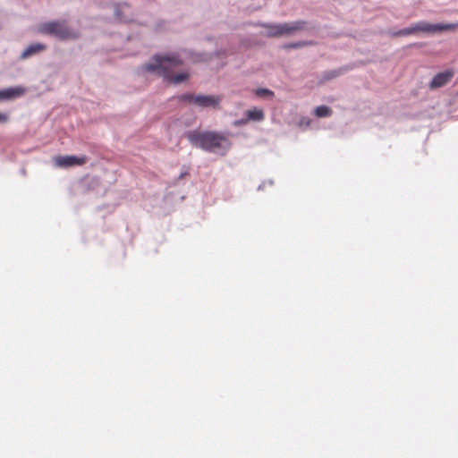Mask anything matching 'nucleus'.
<instances>
[{
  "mask_svg": "<svg viewBox=\"0 0 458 458\" xmlns=\"http://www.w3.org/2000/svg\"><path fill=\"white\" fill-rule=\"evenodd\" d=\"M182 64V61L176 54L156 55L148 64H144L143 69L147 72H157L169 82L179 84L189 77L187 72L174 74V71Z\"/></svg>",
  "mask_w": 458,
  "mask_h": 458,
  "instance_id": "obj_1",
  "label": "nucleus"
},
{
  "mask_svg": "<svg viewBox=\"0 0 458 458\" xmlns=\"http://www.w3.org/2000/svg\"><path fill=\"white\" fill-rule=\"evenodd\" d=\"M187 139L193 146L209 152H215L221 148L223 143L227 141L225 136L215 131H189Z\"/></svg>",
  "mask_w": 458,
  "mask_h": 458,
  "instance_id": "obj_2",
  "label": "nucleus"
},
{
  "mask_svg": "<svg viewBox=\"0 0 458 458\" xmlns=\"http://www.w3.org/2000/svg\"><path fill=\"white\" fill-rule=\"evenodd\" d=\"M38 32L55 37L61 40L75 38L78 35L62 21H50L43 23L38 28Z\"/></svg>",
  "mask_w": 458,
  "mask_h": 458,
  "instance_id": "obj_3",
  "label": "nucleus"
},
{
  "mask_svg": "<svg viewBox=\"0 0 458 458\" xmlns=\"http://www.w3.org/2000/svg\"><path fill=\"white\" fill-rule=\"evenodd\" d=\"M181 102L198 106L199 107H217L222 101V97L212 95H195L185 93L178 97Z\"/></svg>",
  "mask_w": 458,
  "mask_h": 458,
  "instance_id": "obj_4",
  "label": "nucleus"
},
{
  "mask_svg": "<svg viewBox=\"0 0 458 458\" xmlns=\"http://www.w3.org/2000/svg\"><path fill=\"white\" fill-rule=\"evenodd\" d=\"M453 25L447 24H430L425 21H420L416 23L415 25L403 29L396 33L398 36H407L411 35L416 32H439L444 30H453Z\"/></svg>",
  "mask_w": 458,
  "mask_h": 458,
  "instance_id": "obj_5",
  "label": "nucleus"
},
{
  "mask_svg": "<svg viewBox=\"0 0 458 458\" xmlns=\"http://www.w3.org/2000/svg\"><path fill=\"white\" fill-rule=\"evenodd\" d=\"M87 157L75 156H57L54 158L55 165L59 167L82 165L87 162Z\"/></svg>",
  "mask_w": 458,
  "mask_h": 458,
  "instance_id": "obj_6",
  "label": "nucleus"
},
{
  "mask_svg": "<svg viewBox=\"0 0 458 458\" xmlns=\"http://www.w3.org/2000/svg\"><path fill=\"white\" fill-rule=\"evenodd\" d=\"M453 77H454V72L452 70H447V71L439 72L437 75H435L434 78L432 79V81L429 84V88L431 89L441 88V87L445 86V84H447L452 80Z\"/></svg>",
  "mask_w": 458,
  "mask_h": 458,
  "instance_id": "obj_7",
  "label": "nucleus"
},
{
  "mask_svg": "<svg viewBox=\"0 0 458 458\" xmlns=\"http://www.w3.org/2000/svg\"><path fill=\"white\" fill-rule=\"evenodd\" d=\"M305 25H306L305 21H302L279 23L281 36L293 35L297 31L303 30L305 29Z\"/></svg>",
  "mask_w": 458,
  "mask_h": 458,
  "instance_id": "obj_8",
  "label": "nucleus"
},
{
  "mask_svg": "<svg viewBox=\"0 0 458 458\" xmlns=\"http://www.w3.org/2000/svg\"><path fill=\"white\" fill-rule=\"evenodd\" d=\"M26 89L21 86L0 90V100L19 98L25 93Z\"/></svg>",
  "mask_w": 458,
  "mask_h": 458,
  "instance_id": "obj_9",
  "label": "nucleus"
},
{
  "mask_svg": "<svg viewBox=\"0 0 458 458\" xmlns=\"http://www.w3.org/2000/svg\"><path fill=\"white\" fill-rule=\"evenodd\" d=\"M46 47H47L46 45L41 44V43L31 44L23 51V53L21 54V58L22 59L28 58V57L31 56L32 55H35L41 51H44L46 49Z\"/></svg>",
  "mask_w": 458,
  "mask_h": 458,
  "instance_id": "obj_10",
  "label": "nucleus"
},
{
  "mask_svg": "<svg viewBox=\"0 0 458 458\" xmlns=\"http://www.w3.org/2000/svg\"><path fill=\"white\" fill-rule=\"evenodd\" d=\"M247 120L262 121L265 118L264 112L259 108L250 109L246 113Z\"/></svg>",
  "mask_w": 458,
  "mask_h": 458,
  "instance_id": "obj_11",
  "label": "nucleus"
},
{
  "mask_svg": "<svg viewBox=\"0 0 458 458\" xmlns=\"http://www.w3.org/2000/svg\"><path fill=\"white\" fill-rule=\"evenodd\" d=\"M265 28L267 29V36L272 37V38L282 37L281 31L279 29V23L278 24H267V25H265Z\"/></svg>",
  "mask_w": 458,
  "mask_h": 458,
  "instance_id": "obj_12",
  "label": "nucleus"
},
{
  "mask_svg": "<svg viewBox=\"0 0 458 458\" xmlns=\"http://www.w3.org/2000/svg\"><path fill=\"white\" fill-rule=\"evenodd\" d=\"M332 114V110L330 107L327 106H319L315 109V114L318 117H327Z\"/></svg>",
  "mask_w": 458,
  "mask_h": 458,
  "instance_id": "obj_13",
  "label": "nucleus"
},
{
  "mask_svg": "<svg viewBox=\"0 0 458 458\" xmlns=\"http://www.w3.org/2000/svg\"><path fill=\"white\" fill-rule=\"evenodd\" d=\"M314 42L312 41H299L295 43H290L284 46V48H300L306 46H311Z\"/></svg>",
  "mask_w": 458,
  "mask_h": 458,
  "instance_id": "obj_14",
  "label": "nucleus"
},
{
  "mask_svg": "<svg viewBox=\"0 0 458 458\" xmlns=\"http://www.w3.org/2000/svg\"><path fill=\"white\" fill-rule=\"evenodd\" d=\"M255 94L258 97H267V98L274 97V92L268 89H257L255 90Z\"/></svg>",
  "mask_w": 458,
  "mask_h": 458,
  "instance_id": "obj_15",
  "label": "nucleus"
},
{
  "mask_svg": "<svg viewBox=\"0 0 458 458\" xmlns=\"http://www.w3.org/2000/svg\"><path fill=\"white\" fill-rule=\"evenodd\" d=\"M9 120V115L4 113H0V123H4Z\"/></svg>",
  "mask_w": 458,
  "mask_h": 458,
  "instance_id": "obj_16",
  "label": "nucleus"
},
{
  "mask_svg": "<svg viewBox=\"0 0 458 458\" xmlns=\"http://www.w3.org/2000/svg\"><path fill=\"white\" fill-rule=\"evenodd\" d=\"M449 25H453V30L458 28V23H450Z\"/></svg>",
  "mask_w": 458,
  "mask_h": 458,
  "instance_id": "obj_17",
  "label": "nucleus"
},
{
  "mask_svg": "<svg viewBox=\"0 0 458 458\" xmlns=\"http://www.w3.org/2000/svg\"><path fill=\"white\" fill-rule=\"evenodd\" d=\"M247 122V120H241L239 122H237L238 124H243Z\"/></svg>",
  "mask_w": 458,
  "mask_h": 458,
  "instance_id": "obj_18",
  "label": "nucleus"
},
{
  "mask_svg": "<svg viewBox=\"0 0 458 458\" xmlns=\"http://www.w3.org/2000/svg\"><path fill=\"white\" fill-rule=\"evenodd\" d=\"M116 15H117L118 17H120V16H121V14H120V10H119V9H117V10H116Z\"/></svg>",
  "mask_w": 458,
  "mask_h": 458,
  "instance_id": "obj_19",
  "label": "nucleus"
}]
</instances>
